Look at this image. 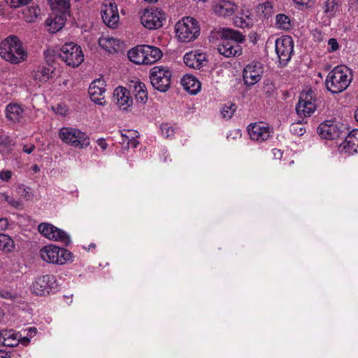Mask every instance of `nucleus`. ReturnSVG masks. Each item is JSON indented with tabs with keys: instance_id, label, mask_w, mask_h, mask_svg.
<instances>
[{
	"instance_id": "1",
	"label": "nucleus",
	"mask_w": 358,
	"mask_h": 358,
	"mask_svg": "<svg viewBox=\"0 0 358 358\" xmlns=\"http://www.w3.org/2000/svg\"><path fill=\"white\" fill-rule=\"evenodd\" d=\"M221 42L217 45V51L225 57H238L242 54L240 43L245 41V36L238 31L223 28L220 34Z\"/></svg>"
},
{
	"instance_id": "2",
	"label": "nucleus",
	"mask_w": 358,
	"mask_h": 358,
	"mask_svg": "<svg viewBox=\"0 0 358 358\" xmlns=\"http://www.w3.org/2000/svg\"><path fill=\"white\" fill-rule=\"evenodd\" d=\"M0 56L11 64H19L26 59L27 53L19 38L10 35L0 43Z\"/></svg>"
},
{
	"instance_id": "3",
	"label": "nucleus",
	"mask_w": 358,
	"mask_h": 358,
	"mask_svg": "<svg viewBox=\"0 0 358 358\" xmlns=\"http://www.w3.org/2000/svg\"><path fill=\"white\" fill-rule=\"evenodd\" d=\"M351 71L346 66H336L331 70L325 80L327 89L333 94L345 90L352 81Z\"/></svg>"
},
{
	"instance_id": "4",
	"label": "nucleus",
	"mask_w": 358,
	"mask_h": 358,
	"mask_svg": "<svg viewBox=\"0 0 358 358\" xmlns=\"http://www.w3.org/2000/svg\"><path fill=\"white\" fill-rule=\"evenodd\" d=\"M176 36L183 43L195 40L200 34V27L198 22L191 17H183L178 21L176 26Z\"/></svg>"
},
{
	"instance_id": "5",
	"label": "nucleus",
	"mask_w": 358,
	"mask_h": 358,
	"mask_svg": "<svg viewBox=\"0 0 358 358\" xmlns=\"http://www.w3.org/2000/svg\"><path fill=\"white\" fill-rule=\"evenodd\" d=\"M55 57L60 58L68 66H78L84 61L81 47L73 43L64 44L59 50L55 52Z\"/></svg>"
},
{
	"instance_id": "6",
	"label": "nucleus",
	"mask_w": 358,
	"mask_h": 358,
	"mask_svg": "<svg viewBox=\"0 0 358 358\" xmlns=\"http://www.w3.org/2000/svg\"><path fill=\"white\" fill-rule=\"evenodd\" d=\"M348 131L346 124L336 120H326L317 127V134L324 139L335 140L345 136Z\"/></svg>"
},
{
	"instance_id": "7",
	"label": "nucleus",
	"mask_w": 358,
	"mask_h": 358,
	"mask_svg": "<svg viewBox=\"0 0 358 358\" xmlns=\"http://www.w3.org/2000/svg\"><path fill=\"white\" fill-rule=\"evenodd\" d=\"M172 71L167 66H156L150 71V83L153 87L161 92H166L171 87Z\"/></svg>"
},
{
	"instance_id": "8",
	"label": "nucleus",
	"mask_w": 358,
	"mask_h": 358,
	"mask_svg": "<svg viewBox=\"0 0 358 358\" xmlns=\"http://www.w3.org/2000/svg\"><path fill=\"white\" fill-rule=\"evenodd\" d=\"M59 136L64 143L79 149L87 148L90 144L87 134L75 128L62 127Z\"/></svg>"
},
{
	"instance_id": "9",
	"label": "nucleus",
	"mask_w": 358,
	"mask_h": 358,
	"mask_svg": "<svg viewBox=\"0 0 358 358\" xmlns=\"http://www.w3.org/2000/svg\"><path fill=\"white\" fill-rule=\"evenodd\" d=\"M40 254L45 262L59 265L72 261L73 257V254L70 251L54 245L44 246L41 250Z\"/></svg>"
},
{
	"instance_id": "10",
	"label": "nucleus",
	"mask_w": 358,
	"mask_h": 358,
	"mask_svg": "<svg viewBox=\"0 0 358 358\" xmlns=\"http://www.w3.org/2000/svg\"><path fill=\"white\" fill-rule=\"evenodd\" d=\"M57 283L52 275H45L36 278L32 284V292L38 296H45L57 291Z\"/></svg>"
},
{
	"instance_id": "11",
	"label": "nucleus",
	"mask_w": 358,
	"mask_h": 358,
	"mask_svg": "<svg viewBox=\"0 0 358 358\" xmlns=\"http://www.w3.org/2000/svg\"><path fill=\"white\" fill-rule=\"evenodd\" d=\"M165 13L158 8L145 9L141 16V24L147 29H157L163 26Z\"/></svg>"
},
{
	"instance_id": "12",
	"label": "nucleus",
	"mask_w": 358,
	"mask_h": 358,
	"mask_svg": "<svg viewBox=\"0 0 358 358\" xmlns=\"http://www.w3.org/2000/svg\"><path fill=\"white\" fill-rule=\"evenodd\" d=\"M38 231L45 237L55 241H61L65 245L71 243L70 236L63 230L49 223H41L38 227Z\"/></svg>"
},
{
	"instance_id": "13",
	"label": "nucleus",
	"mask_w": 358,
	"mask_h": 358,
	"mask_svg": "<svg viewBox=\"0 0 358 358\" xmlns=\"http://www.w3.org/2000/svg\"><path fill=\"white\" fill-rule=\"evenodd\" d=\"M294 51V43L290 36H285L275 41V52L279 58V62L285 66L291 59Z\"/></svg>"
},
{
	"instance_id": "14",
	"label": "nucleus",
	"mask_w": 358,
	"mask_h": 358,
	"mask_svg": "<svg viewBox=\"0 0 358 358\" xmlns=\"http://www.w3.org/2000/svg\"><path fill=\"white\" fill-rule=\"evenodd\" d=\"M273 129L268 124L264 122H255L248 127V131L250 138L259 142L265 141L270 136Z\"/></svg>"
},
{
	"instance_id": "15",
	"label": "nucleus",
	"mask_w": 358,
	"mask_h": 358,
	"mask_svg": "<svg viewBox=\"0 0 358 358\" xmlns=\"http://www.w3.org/2000/svg\"><path fill=\"white\" fill-rule=\"evenodd\" d=\"M263 73L260 63L252 62L243 69V77L244 83L248 86H252L259 82Z\"/></svg>"
},
{
	"instance_id": "16",
	"label": "nucleus",
	"mask_w": 358,
	"mask_h": 358,
	"mask_svg": "<svg viewBox=\"0 0 358 358\" xmlns=\"http://www.w3.org/2000/svg\"><path fill=\"white\" fill-rule=\"evenodd\" d=\"M312 92L301 94L297 105L296 106V111L300 116H310L315 110L316 106L315 101H312Z\"/></svg>"
},
{
	"instance_id": "17",
	"label": "nucleus",
	"mask_w": 358,
	"mask_h": 358,
	"mask_svg": "<svg viewBox=\"0 0 358 358\" xmlns=\"http://www.w3.org/2000/svg\"><path fill=\"white\" fill-rule=\"evenodd\" d=\"M101 13L103 22L109 27L115 28L120 19L115 3L109 1L108 4H104Z\"/></svg>"
},
{
	"instance_id": "18",
	"label": "nucleus",
	"mask_w": 358,
	"mask_h": 358,
	"mask_svg": "<svg viewBox=\"0 0 358 358\" xmlns=\"http://www.w3.org/2000/svg\"><path fill=\"white\" fill-rule=\"evenodd\" d=\"M105 86V81L101 78L94 80L90 85L88 92L92 101L99 105L105 103V101L102 102L104 99L103 94L106 92Z\"/></svg>"
},
{
	"instance_id": "19",
	"label": "nucleus",
	"mask_w": 358,
	"mask_h": 358,
	"mask_svg": "<svg viewBox=\"0 0 358 358\" xmlns=\"http://www.w3.org/2000/svg\"><path fill=\"white\" fill-rule=\"evenodd\" d=\"M344 141L338 146V150L344 151L348 155H352L357 152L358 151V129H353L351 131H348Z\"/></svg>"
},
{
	"instance_id": "20",
	"label": "nucleus",
	"mask_w": 358,
	"mask_h": 358,
	"mask_svg": "<svg viewBox=\"0 0 358 358\" xmlns=\"http://www.w3.org/2000/svg\"><path fill=\"white\" fill-rule=\"evenodd\" d=\"M113 101L122 110H127L133 102L129 91L123 87H117L114 90Z\"/></svg>"
},
{
	"instance_id": "21",
	"label": "nucleus",
	"mask_w": 358,
	"mask_h": 358,
	"mask_svg": "<svg viewBox=\"0 0 358 358\" xmlns=\"http://www.w3.org/2000/svg\"><path fill=\"white\" fill-rule=\"evenodd\" d=\"M183 60L186 66L194 69H199L206 62V55L189 52L185 55Z\"/></svg>"
},
{
	"instance_id": "22",
	"label": "nucleus",
	"mask_w": 358,
	"mask_h": 358,
	"mask_svg": "<svg viewBox=\"0 0 358 358\" xmlns=\"http://www.w3.org/2000/svg\"><path fill=\"white\" fill-rule=\"evenodd\" d=\"M143 45L145 65L152 64L162 58L163 54L159 48L150 45Z\"/></svg>"
},
{
	"instance_id": "23",
	"label": "nucleus",
	"mask_w": 358,
	"mask_h": 358,
	"mask_svg": "<svg viewBox=\"0 0 358 358\" xmlns=\"http://www.w3.org/2000/svg\"><path fill=\"white\" fill-rule=\"evenodd\" d=\"M55 71L50 66H39L36 71L33 73L35 80L41 83H46L53 78Z\"/></svg>"
},
{
	"instance_id": "24",
	"label": "nucleus",
	"mask_w": 358,
	"mask_h": 358,
	"mask_svg": "<svg viewBox=\"0 0 358 358\" xmlns=\"http://www.w3.org/2000/svg\"><path fill=\"white\" fill-rule=\"evenodd\" d=\"M66 21V13L64 11L56 13L54 17H50L46 20L48 26L51 27L52 32L59 31L65 24Z\"/></svg>"
},
{
	"instance_id": "25",
	"label": "nucleus",
	"mask_w": 358,
	"mask_h": 358,
	"mask_svg": "<svg viewBox=\"0 0 358 358\" xmlns=\"http://www.w3.org/2000/svg\"><path fill=\"white\" fill-rule=\"evenodd\" d=\"M24 110L17 103H10L6 106V114L8 120L13 122H20L23 117Z\"/></svg>"
},
{
	"instance_id": "26",
	"label": "nucleus",
	"mask_w": 358,
	"mask_h": 358,
	"mask_svg": "<svg viewBox=\"0 0 358 358\" xmlns=\"http://www.w3.org/2000/svg\"><path fill=\"white\" fill-rule=\"evenodd\" d=\"M181 83L185 90L192 94H196L201 87L200 82L193 76H185L182 78Z\"/></svg>"
},
{
	"instance_id": "27",
	"label": "nucleus",
	"mask_w": 358,
	"mask_h": 358,
	"mask_svg": "<svg viewBox=\"0 0 358 358\" xmlns=\"http://www.w3.org/2000/svg\"><path fill=\"white\" fill-rule=\"evenodd\" d=\"M144 45H137L128 51L127 55L131 62L136 64H145Z\"/></svg>"
},
{
	"instance_id": "28",
	"label": "nucleus",
	"mask_w": 358,
	"mask_h": 358,
	"mask_svg": "<svg viewBox=\"0 0 358 358\" xmlns=\"http://www.w3.org/2000/svg\"><path fill=\"white\" fill-rule=\"evenodd\" d=\"M133 87L137 102L145 103L148 101V92L145 84L141 81H136Z\"/></svg>"
},
{
	"instance_id": "29",
	"label": "nucleus",
	"mask_w": 358,
	"mask_h": 358,
	"mask_svg": "<svg viewBox=\"0 0 358 358\" xmlns=\"http://www.w3.org/2000/svg\"><path fill=\"white\" fill-rule=\"evenodd\" d=\"M99 45L108 52H115L117 50L116 48L119 45V41L113 38L101 37L99 39Z\"/></svg>"
},
{
	"instance_id": "30",
	"label": "nucleus",
	"mask_w": 358,
	"mask_h": 358,
	"mask_svg": "<svg viewBox=\"0 0 358 358\" xmlns=\"http://www.w3.org/2000/svg\"><path fill=\"white\" fill-rule=\"evenodd\" d=\"M15 248L14 241L8 235L0 234V250L10 252Z\"/></svg>"
},
{
	"instance_id": "31",
	"label": "nucleus",
	"mask_w": 358,
	"mask_h": 358,
	"mask_svg": "<svg viewBox=\"0 0 358 358\" xmlns=\"http://www.w3.org/2000/svg\"><path fill=\"white\" fill-rule=\"evenodd\" d=\"M338 9V3L336 0H327L324 5V13L329 17L334 16L336 12Z\"/></svg>"
},
{
	"instance_id": "32",
	"label": "nucleus",
	"mask_w": 358,
	"mask_h": 358,
	"mask_svg": "<svg viewBox=\"0 0 358 358\" xmlns=\"http://www.w3.org/2000/svg\"><path fill=\"white\" fill-rule=\"evenodd\" d=\"M236 8L237 6L236 4L229 1L224 2L223 4L219 6V12L223 15H230L235 12Z\"/></svg>"
},
{
	"instance_id": "33",
	"label": "nucleus",
	"mask_w": 358,
	"mask_h": 358,
	"mask_svg": "<svg viewBox=\"0 0 358 358\" xmlns=\"http://www.w3.org/2000/svg\"><path fill=\"white\" fill-rule=\"evenodd\" d=\"M236 110V106L234 103L229 102L222 108L221 114L224 118L230 119Z\"/></svg>"
},
{
	"instance_id": "34",
	"label": "nucleus",
	"mask_w": 358,
	"mask_h": 358,
	"mask_svg": "<svg viewBox=\"0 0 358 358\" xmlns=\"http://www.w3.org/2000/svg\"><path fill=\"white\" fill-rule=\"evenodd\" d=\"M276 24L280 28L288 29L289 28V19L284 14H278L276 15Z\"/></svg>"
},
{
	"instance_id": "35",
	"label": "nucleus",
	"mask_w": 358,
	"mask_h": 358,
	"mask_svg": "<svg viewBox=\"0 0 358 358\" xmlns=\"http://www.w3.org/2000/svg\"><path fill=\"white\" fill-rule=\"evenodd\" d=\"M291 132L298 136H302L306 132V129L302 127L300 122L292 123L290 126Z\"/></svg>"
},
{
	"instance_id": "36",
	"label": "nucleus",
	"mask_w": 358,
	"mask_h": 358,
	"mask_svg": "<svg viewBox=\"0 0 358 358\" xmlns=\"http://www.w3.org/2000/svg\"><path fill=\"white\" fill-rule=\"evenodd\" d=\"M20 343V336L17 333H14L13 336L8 338L5 342L2 341V345L7 347H15Z\"/></svg>"
},
{
	"instance_id": "37",
	"label": "nucleus",
	"mask_w": 358,
	"mask_h": 358,
	"mask_svg": "<svg viewBox=\"0 0 358 358\" xmlns=\"http://www.w3.org/2000/svg\"><path fill=\"white\" fill-rule=\"evenodd\" d=\"M161 130L163 136L166 138L173 136L174 134V129L168 123L162 124L161 125Z\"/></svg>"
},
{
	"instance_id": "38",
	"label": "nucleus",
	"mask_w": 358,
	"mask_h": 358,
	"mask_svg": "<svg viewBox=\"0 0 358 358\" xmlns=\"http://www.w3.org/2000/svg\"><path fill=\"white\" fill-rule=\"evenodd\" d=\"M273 6L271 3L266 2L259 5V10H262L264 17H268L272 13Z\"/></svg>"
},
{
	"instance_id": "39",
	"label": "nucleus",
	"mask_w": 358,
	"mask_h": 358,
	"mask_svg": "<svg viewBox=\"0 0 358 358\" xmlns=\"http://www.w3.org/2000/svg\"><path fill=\"white\" fill-rule=\"evenodd\" d=\"M31 0H6L8 5L13 8H19L27 5Z\"/></svg>"
},
{
	"instance_id": "40",
	"label": "nucleus",
	"mask_w": 358,
	"mask_h": 358,
	"mask_svg": "<svg viewBox=\"0 0 358 358\" xmlns=\"http://www.w3.org/2000/svg\"><path fill=\"white\" fill-rule=\"evenodd\" d=\"M15 331L13 329L7 330L3 329L0 331V344H2V341H6L9 337L14 335Z\"/></svg>"
},
{
	"instance_id": "41",
	"label": "nucleus",
	"mask_w": 358,
	"mask_h": 358,
	"mask_svg": "<svg viewBox=\"0 0 358 358\" xmlns=\"http://www.w3.org/2000/svg\"><path fill=\"white\" fill-rule=\"evenodd\" d=\"M55 113L59 114L62 116H65L68 113V109L64 105L57 104L56 106L52 108Z\"/></svg>"
},
{
	"instance_id": "42",
	"label": "nucleus",
	"mask_w": 358,
	"mask_h": 358,
	"mask_svg": "<svg viewBox=\"0 0 358 358\" xmlns=\"http://www.w3.org/2000/svg\"><path fill=\"white\" fill-rule=\"evenodd\" d=\"M60 8L64 11L70 8V3L68 0H52Z\"/></svg>"
},
{
	"instance_id": "43",
	"label": "nucleus",
	"mask_w": 358,
	"mask_h": 358,
	"mask_svg": "<svg viewBox=\"0 0 358 358\" xmlns=\"http://www.w3.org/2000/svg\"><path fill=\"white\" fill-rule=\"evenodd\" d=\"M20 192L21 193V196L24 197L26 200L29 201L32 199V194L29 192L25 187H20Z\"/></svg>"
},
{
	"instance_id": "44",
	"label": "nucleus",
	"mask_w": 358,
	"mask_h": 358,
	"mask_svg": "<svg viewBox=\"0 0 358 358\" xmlns=\"http://www.w3.org/2000/svg\"><path fill=\"white\" fill-rule=\"evenodd\" d=\"M328 44L330 46V52H334L338 49V43L337 42V40L334 38L329 40Z\"/></svg>"
},
{
	"instance_id": "45",
	"label": "nucleus",
	"mask_w": 358,
	"mask_h": 358,
	"mask_svg": "<svg viewBox=\"0 0 358 358\" xmlns=\"http://www.w3.org/2000/svg\"><path fill=\"white\" fill-rule=\"evenodd\" d=\"M12 176V173L9 170L2 171L0 173V178L3 181H8Z\"/></svg>"
},
{
	"instance_id": "46",
	"label": "nucleus",
	"mask_w": 358,
	"mask_h": 358,
	"mask_svg": "<svg viewBox=\"0 0 358 358\" xmlns=\"http://www.w3.org/2000/svg\"><path fill=\"white\" fill-rule=\"evenodd\" d=\"M0 297L2 299H14L15 298V296H13L10 292L7 291V290L0 291Z\"/></svg>"
},
{
	"instance_id": "47",
	"label": "nucleus",
	"mask_w": 358,
	"mask_h": 358,
	"mask_svg": "<svg viewBox=\"0 0 358 358\" xmlns=\"http://www.w3.org/2000/svg\"><path fill=\"white\" fill-rule=\"evenodd\" d=\"M6 201L12 206L15 208H17L20 205V202L15 200L13 197H10L8 196H6Z\"/></svg>"
},
{
	"instance_id": "48",
	"label": "nucleus",
	"mask_w": 358,
	"mask_h": 358,
	"mask_svg": "<svg viewBox=\"0 0 358 358\" xmlns=\"http://www.w3.org/2000/svg\"><path fill=\"white\" fill-rule=\"evenodd\" d=\"M234 24L236 26L240 27H245L248 26L247 22L245 20H243L242 17H236L234 20Z\"/></svg>"
},
{
	"instance_id": "49",
	"label": "nucleus",
	"mask_w": 358,
	"mask_h": 358,
	"mask_svg": "<svg viewBox=\"0 0 358 358\" xmlns=\"http://www.w3.org/2000/svg\"><path fill=\"white\" fill-rule=\"evenodd\" d=\"M8 220L7 218H0V230L3 231L8 228Z\"/></svg>"
},
{
	"instance_id": "50",
	"label": "nucleus",
	"mask_w": 358,
	"mask_h": 358,
	"mask_svg": "<svg viewBox=\"0 0 358 358\" xmlns=\"http://www.w3.org/2000/svg\"><path fill=\"white\" fill-rule=\"evenodd\" d=\"M97 144L103 149L106 150L108 147V144L103 138H99L97 140Z\"/></svg>"
},
{
	"instance_id": "51",
	"label": "nucleus",
	"mask_w": 358,
	"mask_h": 358,
	"mask_svg": "<svg viewBox=\"0 0 358 358\" xmlns=\"http://www.w3.org/2000/svg\"><path fill=\"white\" fill-rule=\"evenodd\" d=\"M123 137H126V138L128 140L127 144L131 145L134 148H136L137 145L138 144V142L135 139H129L128 136H126L124 135H122Z\"/></svg>"
},
{
	"instance_id": "52",
	"label": "nucleus",
	"mask_w": 358,
	"mask_h": 358,
	"mask_svg": "<svg viewBox=\"0 0 358 358\" xmlns=\"http://www.w3.org/2000/svg\"><path fill=\"white\" fill-rule=\"evenodd\" d=\"M26 331H27V335L32 337L36 335L37 329L35 327H29V329H26Z\"/></svg>"
},
{
	"instance_id": "53",
	"label": "nucleus",
	"mask_w": 358,
	"mask_h": 358,
	"mask_svg": "<svg viewBox=\"0 0 358 358\" xmlns=\"http://www.w3.org/2000/svg\"><path fill=\"white\" fill-rule=\"evenodd\" d=\"M35 148V146L34 145H31L30 146L24 145L23 148V151L27 154L31 153Z\"/></svg>"
},
{
	"instance_id": "54",
	"label": "nucleus",
	"mask_w": 358,
	"mask_h": 358,
	"mask_svg": "<svg viewBox=\"0 0 358 358\" xmlns=\"http://www.w3.org/2000/svg\"><path fill=\"white\" fill-rule=\"evenodd\" d=\"M29 342L30 340L27 336H24L23 338L20 337V343H21L22 345L26 346L29 344Z\"/></svg>"
},
{
	"instance_id": "55",
	"label": "nucleus",
	"mask_w": 358,
	"mask_h": 358,
	"mask_svg": "<svg viewBox=\"0 0 358 358\" xmlns=\"http://www.w3.org/2000/svg\"><path fill=\"white\" fill-rule=\"evenodd\" d=\"M8 354H9L8 352H6L4 350H0V358H7L8 357H10V356L8 355Z\"/></svg>"
},
{
	"instance_id": "56",
	"label": "nucleus",
	"mask_w": 358,
	"mask_h": 358,
	"mask_svg": "<svg viewBox=\"0 0 358 358\" xmlns=\"http://www.w3.org/2000/svg\"><path fill=\"white\" fill-rule=\"evenodd\" d=\"M45 57L46 59L47 62L49 64L50 62H52L53 59H52L51 56H49L48 54H50V51H47L44 52Z\"/></svg>"
},
{
	"instance_id": "57",
	"label": "nucleus",
	"mask_w": 358,
	"mask_h": 358,
	"mask_svg": "<svg viewBox=\"0 0 358 358\" xmlns=\"http://www.w3.org/2000/svg\"><path fill=\"white\" fill-rule=\"evenodd\" d=\"M355 118L356 121L358 122V108L355 112Z\"/></svg>"
},
{
	"instance_id": "58",
	"label": "nucleus",
	"mask_w": 358,
	"mask_h": 358,
	"mask_svg": "<svg viewBox=\"0 0 358 358\" xmlns=\"http://www.w3.org/2000/svg\"><path fill=\"white\" fill-rule=\"evenodd\" d=\"M298 4H303V0H294Z\"/></svg>"
},
{
	"instance_id": "59",
	"label": "nucleus",
	"mask_w": 358,
	"mask_h": 358,
	"mask_svg": "<svg viewBox=\"0 0 358 358\" xmlns=\"http://www.w3.org/2000/svg\"><path fill=\"white\" fill-rule=\"evenodd\" d=\"M33 170L35 171V172H37L39 171V168L36 166V165H34L33 166Z\"/></svg>"
},
{
	"instance_id": "60",
	"label": "nucleus",
	"mask_w": 358,
	"mask_h": 358,
	"mask_svg": "<svg viewBox=\"0 0 358 358\" xmlns=\"http://www.w3.org/2000/svg\"><path fill=\"white\" fill-rule=\"evenodd\" d=\"M90 247H92V248H94V247H95V244L92 243V244L90 245Z\"/></svg>"
},
{
	"instance_id": "61",
	"label": "nucleus",
	"mask_w": 358,
	"mask_h": 358,
	"mask_svg": "<svg viewBox=\"0 0 358 358\" xmlns=\"http://www.w3.org/2000/svg\"><path fill=\"white\" fill-rule=\"evenodd\" d=\"M356 1H357V3H358V0H356Z\"/></svg>"
}]
</instances>
